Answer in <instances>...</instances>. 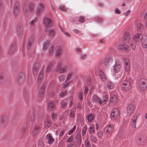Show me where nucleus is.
Listing matches in <instances>:
<instances>
[{
    "mask_svg": "<svg viewBox=\"0 0 147 147\" xmlns=\"http://www.w3.org/2000/svg\"><path fill=\"white\" fill-rule=\"evenodd\" d=\"M103 100H102L96 94H94L92 97V100L94 104H98L100 106L106 104L108 100L109 97L107 95L102 96Z\"/></svg>",
    "mask_w": 147,
    "mask_h": 147,
    "instance_id": "nucleus-1",
    "label": "nucleus"
},
{
    "mask_svg": "<svg viewBox=\"0 0 147 147\" xmlns=\"http://www.w3.org/2000/svg\"><path fill=\"white\" fill-rule=\"evenodd\" d=\"M130 36L129 33L128 32H126L124 34L123 37V41L124 43H128L131 47L132 49L134 50L136 48V44L133 41L130 40Z\"/></svg>",
    "mask_w": 147,
    "mask_h": 147,
    "instance_id": "nucleus-2",
    "label": "nucleus"
},
{
    "mask_svg": "<svg viewBox=\"0 0 147 147\" xmlns=\"http://www.w3.org/2000/svg\"><path fill=\"white\" fill-rule=\"evenodd\" d=\"M122 83L121 87L122 89L125 91L129 90L131 88V84L128 79L125 76H123L121 80Z\"/></svg>",
    "mask_w": 147,
    "mask_h": 147,
    "instance_id": "nucleus-3",
    "label": "nucleus"
},
{
    "mask_svg": "<svg viewBox=\"0 0 147 147\" xmlns=\"http://www.w3.org/2000/svg\"><path fill=\"white\" fill-rule=\"evenodd\" d=\"M34 9V6L33 4L29 3L28 2H26L25 3L24 10L26 16H27L28 15L32 13Z\"/></svg>",
    "mask_w": 147,
    "mask_h": 147,
    "instance_id": "nucleus-4",
    "label": "nucleus"
},
{
    "mask_svg": "<svg viewBox=\"0 0 147 147\" xmlns=\"http://www.w3.org/2000/svg\"><path fill=\"white\" fill-rule=\"evenodd\" d=\"M138 86L142 91L145 90L147 87V80L144 78L141 79L139 80Z\"/></svg>",
    "mask_w": 147,
    "mask_h": 147,
    "instance_id": "nucleus-5",
    "label": "nucleus"
},
{
    "mask_svg": "<svg viewBox=\"0 0 147 147\" xmlns=\"http://www.w3.org/2000/svg\"><path fill=\"white\" fill-rule=\"evenodd\" d=\"M48 47L49 49V52L50 53L52 54L53 51L54 47L51 45H49V42L47 41L44 43L43 45V49L45 50Z\"/></svg>",
    "mask_w": 147,
    "mask_h": 147,
    "instance_id": "nucleus-6",
    "label": "nucleus"
},
{
    "mask_svg": "<svg viewBox=\"0 0 147 147\" xmlns=\"http://www.w3.org/2000/svg\"><path fill=\"white\" fill-rule=\"evenodd\" d=\"M120 115V113L118 109L116 108L113 109L111 113V117L113 119H116Z\"/></svg>",
    "mask_w": 147,
    "mask_h": 147,
    "instance_id": "nucleus-7",
    "label": "nucleus"
},
{
    "mask_svg": "<svg viewBox=\"0 0 147 147\" xmlns=\"http://www.w3.org/2000/svg\"><path fill=\"white\" fill-rule=\"evenodd\" d=\"M43 23L45 26L49 27H52L53 26V22L50 18L46 17L43 20Z\"/></svg>",
    "mask_w": 147,
    "mask_h": 147,
    "instance_id": "nucleus-8",
    "label": "nucleus"
},
{
    "mask_svg": "<svg viewBox=\"0 0 147 147\" xmlns=\"http://www.w3.org/2000/svg\"><path fill=\"white\" fill-rule=\"evenodd\" d=\"M62 63V62L61 61L57 63V66L56 69V71H58L60 73H62L64 72L66 70V68L65 67H60Z\"/></svg>",
    "mask_w": 147,
    "mask_h": 147,
    "instance_id": "nucleus-9",
    "label": "nucleus"
},
{
    "mask_svg": "<svg viewBox=\"0 0 147 147\" xmlns=\"http://www.w3.org/2000/svg\"><path fill=\"white\" fill-rule=\"evenodd\" d=\"M135 109L134 105L132 104L128 105L127 107V113L129 114H132L134 112Z\"/></svg>",
    "mask_w": 147,
    "mask_h": 147,
    "instance_id": "nucleus-10",
    "label": "nucleus"
},
{
    "mask_svg": "<svg viewBox=\"0 0 147 147\" xmlns=\"http://www.w3.org/2000/svg\"><path fill=\"white\" fill-rule=\"evenodd\" d=\"M117 136L120 140H122L125 139V131L123 130H120L118 132Z\"/></svg>",
    "mask_w": 147,
    "mask_h": 147,
    "instance_id": "nucleus-11",
    "label": "nucleus"
},
{
    "mask_svg": "<svg viewBox=\"0 0 147 147\" xmlns=\"http://www.w3.org/2000/svg\"><path fill=\"white\" fill-rule=\"evenodd\" d=\"M121 63H116L113 67L114 72L117 73L119 72L121 69Z\"/></svg>",
    "mask_w": 147,
    "mask_h": 147,
    "instance_id": "nucleus-12",
    "label": "nucleus"
},
{
    "mask_svg": "<svg viewBox=\"0 0 147 147\" xmlns=\"http://www.w3.org/2000/svg\"><path fill=\"white\" fill-rule=\"evenodd\" d=\"M113 128V127L112 125H108L105 127L104 131L106 133L109 134L112 132Z\"/></svg>",
    "mask_w": 147,
    "mask_h": 147,
    "instance_id": "nucleus-13",
    "label": "nucleus"
},
{
    "mask_svg": "<svg viewBox=\"0 0 147 147\" xmlns=\"http://www.w3.org/2000/svg\"><path fill=\"white\" fill-rule=\"evenodd\" d=\"M146 139V137L145 136H141L139 138L138 141V143L141 145H143Z\"/></svg>",
    "mask_w": 147,
    "mask_h": 147,
    "instance_id": "nucleus-14",
    "label": "nucleus"
},
{
    "mask_svg": "<svg viewBox=\"0 0 147 147\" xmlns=\"http://www.w3.org/2000/svg\"><path fill=\"white\" fill-rule=\"evenodd\" d=\"M40 68L39 64L37 63L34 65L33 68V73L34 74L36 75L37 74Z\"/></svg>",
    "mask_w": 147,
    "mask_h": 147,
    "instance_id": "nucleus-15",
    "label": "nucleus"
},
{
    "mask_svg": "<svg viewBox=\"0 0 147 147\" xmlns=\"http://www.w3.org/2000/svg\"><path fill=\"white\" fill-rule=\"evenodd\" d=\"M137 116L136 115L133 116H132L131 120V126L133 128H136V124L137 119Z\"/></svg>",
    "mask_w": 147,
    "mask_h": 147,
    "instance_id": "nucleus-16",
    "label": "nucleus"
},
{
    "mask_svg": "<svg viewBox=\"0 0 147 147\" xmlns=\"http://www.w3.org/2000/svg\"><path fill=\"white\" fill-rule=\"evenodd\" d=\"M75 139L78 145L80 146L82 142L81 136L80 133H78L75 137Z\"/></svg>",
    "mask_w": 147,
    "mask_h": 147,
    "instance_id": "nucleus-17",
    "label": "nucleus"
},
{
    "mask_svg": "<svg viewBox=\"0 0 147 147\" xmlns=\"http://www.w3.org/2000/svg\"><path fill=\"white\" fill-rule=\"evenodd\" d=\"M62 54V50L61 48L59 46L56 47L55 51V55L57 57H59Z\"/></svg>",
    "mask_w": 147,
    "mask_h": 147,
    "instance_id": "nucleus-18",
    "label": "nucleus"
},
{
    "mask_svg": "<svg viewBox=\"0 0 147 147\" xmlns=\"http://www.w3.org/2000/svg\"><path fill=\"white\" fill-rule=\"evenodd\" d=\"M129 47V46L128 45L125 44L119 45L118 47V49L119 50L124 51L127 50Z\"/></svg>",
    "mask_w": 147,
    "mask_h": 147,
    "instance_id": "nucleus-19",
    "label": "nucleus"
},
{
    "mask_svg": "<svg viewBox=\"0 0 147 147\" xmlns=\"http://www.w3.org/2000/svg\"><path fill=\"white\" fill-rule=\"evenodd\" d=\"M16 47V44L14 43L12 44L8 51V53L9 55L12 54L14 51Z\"/></svg>",
    "mask_w": 147,
    "mask_h": 147,
    "instance_id": "nucleus-20",
    "label": "nucleus"
},
{
    "mask_svg": "<svg viewBox=\"0 0 147 147\" xmlns=\"http://www.w3.org/2000/svg\"><path fill=\"white\" fill-rule=\"evenodd\" d=\"M46 138L48 140V143L49 144H51L54 142V139L50 134L46 135Z\"/></svg>",
    "mask_w": 147,
    "mask_h": 147,
    "instance_id": "nucleus-21",
    "label": "nucleus"
},
{
    "mask_svg": "<svg viewBox=\"0 0 147 147\" xmlns=\"http://www.w3.org/2000/svg\"><path fill=\"white\" fill-rule=\"evenodd\" d=\"M48 108L49 111H51L55 109V104L54 102H49L48 104Z\"/></svg>",
    "mask_w": 147,
    "mask_h": 147,
    "instance_id": "nucleus-22",
    "label": "nucleus"
},
{
    "mask_svg": "<svg viewBox=\"0 0 147 147\" xmlns=\"http://www.w3.org/2000/svg\"><path fill=\"white\" fill-rule=\"evenodd\" d=\"M113 61V58L111 57H110L105 60L104 62V64L106 67H108L109 65L111 64Z\"/></svg>",
    "mask_w": 147,
    "mask_h": 147,
    "instance_id": "nucleus-23",
    "label": "nucleus"
},
{
    "mask_svg": "<svg viewBox=\"0 0 147 147\" xmlns=\"http://www.w3.org/2000/svg\"><path fill=\"white\" fill-rule=\"evenodd\" d=\"M40 130V126L37 125L35 126L32 132L33 135H35L37 134L39 131Z\"/></svg>",
    "mask_w": 147,
    "mask_h": 147,
    "instance_id": "nucleus-24",
    "label": "nucleus"
},
{
    "mask_svg": "<svg viewBox=\"0 0 147 147\" xmlns=\"http://www.w3.org/2000/svg\"><path fill=\"white\" fill-rule=\"evenodd\" d=\"M8 117L5 116H3L1 119V122L2 125H4L7 124L8 123Z\"/></svg>",
    "mask_w": 147,
    "mask_h": 147,
    "instance_id": "nucleus-25",
    "label": "nucleus"
},
{
    "mask_svg": "<svg viewBox=\"0 0 147 147\" xmlns=\"http://www.w3.org/2000/svg\"><path fill=\"white\" fill-rule=\"evenodd\" d=\"M45 85L43 84L41 87L39 91L38 95L40 96H42L45 92Z\"/></svg>",
    "mask_w": 147,
    "mask_h": 147,
    "instance_id": "nucleus-26",
    "label": "nucleus"
},
{
    "mask_svg": "<svg viewBox=\"0 0 147 147\" xmlns=\"http://www.w3.org/2000/svg\"><path fill=\"white\" fill-rule=\"evenodd\" d=\"M54 63L53 62H49L47 63V67L46 70L47 72H49L52 68L53 65Z\"/></svg>",
    "mask_w": 147,
    "mask_h": 147,
    "instance_id": "nucleus-27",
    "label": "nucleus"
},
{
    "mask_svg": "<svg viewBox=\"0 0 147 147\" xmlns=\"http://www.w3.org/2000/svg\"><path fill=\"white\" fill-rule=\"evenodd\" d=\"M88 131L90 134H93L95 133V129L94 126L91 125L88 129Z\"/></svg>",
    "mask_w": 147,
    "mask_h": 147,
    "instance_id": "nucleus-28",
    "label": "nucleus"
},
{
    "mask_svg": "<svg viewBox=\"0 0 147 147\" xmlns=\"http://www.w3.org/2000/svg\"><path fill=\"white\" fill-rule=\"evenodd\" d=\"M44 5L42 3H40L38 5L37 11L38 12H41L44 9Z\"/></svg>",
    "mask_w": 147,
    "mask_h": 147,
    "instance_id": "nucleus-29",
    "label": "nucleus"
},
{
    "mask_svg": "<svg viewBox=\"0 0 147 147\" xmlns=\"http://www.w3.org/2000/svg\"><path fill=\"white\" fill-rule=\"evenodd\" d=\"M99 74L101 79L102 80L104 81L106 77V75L104 73V71L102 70H100Z\"/></svg>",
    "mask_w": 147,
    "mask_h": 147,
    "instance_id": "nucleus-30",
    "label": "nucleus"
},
{
    "mask_svg": "<svg viewBox=\"0 0 147 147\" xmlns=\"http://www.w3.org/2000/svg\"><path fill=\"white\" fill-rule=\"evenodd\" d=\"M19 11V5L18 3H16L14 8V13L15 15L17 14Z\"/></svg>",
    "mask_w": 147,
    "mask_h": 147,
    "instance_id": "nucleus-31",
    "label": "nucleus"
},
{
    "mask_svg": "<svg viewBox=\"0 0 147 147\" xmlns=\"http://www.w3.org/2000/svg\"><path fill=\"white\" fill-rule=\"evenodd\" d=\"M43 77V74L42 71H41L40 72L38 79V82L40 83Z\"/></svg>",
    "mask_w": 147,
    "mask_h": 147,
    "instance_id": "nucleus-32",
    "label": "nucleus"
},
{
    "mask_svg": "<svg viewBox=\"0 0 147 147\" xmlns=\"http://www.w3.org/2000/svg\"><path fill=\"white\" fill-rule=\"evenodd\" d=\"M34 37L32 36L29 39L28 45L27 47L28 49H30V47H31L32 45V43L34 42Z\"/></svg>",
    "mask_w": 147,
    "mask_h": 147,
    "instance_id": "nucleus-33",
    "label": "nucleus"
},
{
    "mask_svg": "<svg viewBox=\"0 0 147 147\" xmlns=\"http://www.w3.org/2000/svg\"><path fill=\"white\" fill-rule=\"evenodd\" d=\"M142 36L140 33H138L136 34L134 36V40L135 42H137L139 40L140 38H141Z\"/></svg>",
    "mask_w": 147,
    "mask_h": 147,
    "instance_id": "nucleus-34",
    "label": "nucleus"
},
{
    "mask_svg": "<svg viewBox=\"0 0 147 147\" xmlns=\"http://www.w3.org/2000/svg\"><path fill=\"white\" fill-rule=\"evenodd\" d=\"M94 118V115L92 114H90L87 117L88 121L89 122H91Z\"/></svg>",
    "mask_w": 147,
    "mask_h": 147,
    "instance_id": "nucleus-35",
    "label": "nucleus"
},
{
    "mask_svg": "<svg viewBox=\"0 0 147 147\" xmlns=\"http://www.w3.org/2000/svg\"><path fill=\"white\" fill-rule=\"evenodd\" d=\"M117 100V96L115 95H113L111 96V98L109 102H116Z\"/></svg>",
    "mask_w": 147,
    "mask_h": 147,
    "instance_id": "nucleus-36",
    "label": "nucleus"
},
{
    "mask_svg": "<svg viewBox=\"0 0 147 147\" xmlns=\"http://www.w3.org/2000/svg\"><path fill=\"white\" fill-rule=\"evenodd\" d=\"M26 127H20L18 128V131L19 132L24 133L26 131Z\"/></svg>",
    "mask_w": 147,
    "mask_h": 147,
    "instance_id": "nucleus-37",
    "label": "nucleus"
},
{
    "mask_svg": "<svg viewBox=\"0 0 147 147\" xmlns=\"http://www.w3.org/2000/svg\"><path fill=\"white\" fill-rule=\"evenodd\" d=\"M114 87L113 84L111 82H108L107 84V87L109 89H112Z\"/></svg>",
    "mask_w": 147,
    "mask_h": 147,
    "instance_id": "nucleus-38",
    "label": "nucleus"
},
{
    "mask_svg": "<svg viewBox=\"0 0 147 147\" xmlns=\"http://www.w3.org/2000/svg\"><path fill=\"white\" fill-rule=\"evenodd\" d=\"M49 36L50 38H52L55 34V32L53 30H49L48 31Z\"/></svg>",
    "mask_w": 147,
    "mask_h": 147,
    "instance_id": "nucleus-39",
    "label": "nucleus"
},
{
    "mask_svg": "<svg viewBox=\"0 0 147 147\" xmlns=\"http://www.w3.org/2000/svg\"><path fill=\"white\" fill-rule=\"evenodd\" d=\"M90 140L93 142H96L97 141L96 138L92 135L90 136Z\"/></svg>",
    "mask_w": 147,
    "mask_h": 147,
    "instance_id": "nucleus-40",
    "label": "nucleus"
},
{
    "mask_svg": "<svg viewBox=\"0 0 147 147\" xmlns=\"http://www.w3.org/2000/svg\"><path fill=\"white\" fill-rule=\"evenodd\" d=\"M87 129V127L86 125H85L83 127L82 130V136H84L86 134V131Z\"/></svg>",
    "mask_w": 147,
    "mask_h": 147,
    "instance_id": "nucleus-41",
    "label": "nucleus"
},
{
    "mask_svg": "<svg viewBox=\"0 0 147 147\" xmlns=\"http://www.w3.org/2000/svg\"><path fill=\"white\" fill-rule=\"evenodd\" d=\"M51 124V120H47L46 122L45 127L47 128L49 127Z\"/></svg>",
    "mask_w": 147,
    "mask_h": 147,
    "instance_id": "nucleus-42",
    "label": "nucleus"
},
{
    "mask_svg": "<svg viewBox=\"0 0 147 147\" xmlns=\"http://www.w3.org/2000/svg\"><path fill=\"white\" fill-rule=\"evenodd\" d=\"M103 132L102 131H99L97 133V136H98L99 138L100 139H102V137L103 136Z\"/></svg>",
    "mask_w": 147,
    "mask_h": 147,
    "instance_id": "nucleus-43",
    "label": "nucleus"
},
{
    "mask_svg": "<svg viewBox=\"0 0 147 147\" xmlns=\"http://www.w3.org/2000/svg\"><path fill=\"white\" fill-rule=\"evenodd\" d=\"M59 7L60 9L63 11H65L67 9L65 6L63 5H61L59 6Z\"/></svg>",
    "mask_w": 147,
    "mask_h": 147,
    "instance_id": "nucleus-44",
    "label": "nucleus"
},
{
    "mask_svg": "<svg viewBox=\"0 0 147 147\" xmlns=\"http://www.w3.org/2000/svg\"><path fill=\"white\" fill-rule=\"evenodd\" d=\"M59 81L60 82H62L64 79V76L63 75H61L58 77Z\"/></svg>",
    "mask_w": 147,
    "mask_h": 147,
    "instance_id": "nucleus-45",
    "label": "nucleus"
},
{
    "mask_svg": "<svg viewBox=\"0 0 147 147\" xmlns=\"http://www.w3.org/2000/svg\"><path fill=\"white\" fill-rule=\"evenodd\" d=\"M76 129V127L74 125L72 128L68 132V134L69 135H71L75 131Z\"/></svg>",
    "mask_w": 147,
    "mask_h": 147,
    "instance_id": "nucleus-46",
    "label": "nucleus"
},
{
    "mask_svg": "<svg viewBox=\"0 0 147 147\" xmlns=\"http://www.w3.org/2000/svg\"><path fill=\"white\" fill-rule=\"evenodd\" d=\"M142 45L143 47L145 48H147V40H145L142 42Z\"/></svg>",
    "mask_w": 147,
    "mask_h": 147,
    "instance_id": "nucleus-47",
    "label": "nucleus"
},
{
    "mask_svg": "<svg viewBox=\"0 0 147 147\" xmlns=\"http://www.w3.org/2000/svg\"><path fill=\"white\" fill-rule=\"evenodd\" d=\"M143 27V24L141 23L138 24L137 25V28L138 30H140V29H142Z\"/></svg>",
    "mask_w": 147,
    "mask_h": 147,
    "instance_id": "nucleus-48",
    "label": "nucleus"
},
{
    "mask_svg": "<svg viewBox=\"0 0 147 147\" xmlns=\"http://www.w3.org/2000/svg\"><path fill=\"white\" fill-rule=\"evenodd\" d=\"M84 144L86 147H91L90 143L88 140H86Z\"/></svg>",
    "mask_w": 147,
    "mask_h": 147,
    "instance_id": "nucleus-49",
    "label": "nucleus"
},
{
    "mask_svg": "<svg viewBox=\"0 0 147 147\" xmlns=\"http://www.w3.org/2000/svg\"><path fill=\"white\" fill-rule=\"evenodd\" d=\"M79 21L80 22L84 23L85 21L84 18L83 16H80L79 17Z\"/></svg>",
    "mask_w": 147,
    "mask_h": 147,
    "instance_id": "nucleus-50",
    "label": "nucleus"
},
{
    "mask_svg": "<svg viewBox=\"0 0 147 147\" xmlns=\"http://www.w3.org/2000/svg\"><path fill=\"white\" fill-rule=\"evenodd\" d=\"M72 74V73H69L67 75V78L66 79L65 81L66 82H67V81L68 80L70 79V77H71Z\"/></svg>",
    "mask_w": 147,
    "mask_h": 147,
    "instance_id": "nucleus-51",
    "label": "nucleus"
},
{
    "mask_svg": "<svg viewBox=\"0 0 147 147\" xmlns=\"http://www.w3.org/2000/svg\"><path fill=\"white\" fill-rule=\"evenodd\" d=\"M124 61L125 63V64L124 65L125 66L129 65V61L127 59H125L124 60Z\"/></svg>",
    "mask_w": 147,
    "mask_h": 147,
    "instance_id": "nucleus-52",
    "label": "nucleus"
},
{
    "mask_svg": "<svg viewBox=\"0 0 147 147\" xmlns=\"http://www.w3.org/2000/svg\"><path fill=\"white\" fill-rule=\"evenodd\" d=\"M67 105V103L66 102L63 101L61 102V107L62 108H64Z\"/></svg>",
    "mask_w": 147,
    "mask_h": 147,
    "instance_id": "nucleus-53",
    "label": "nucleus"
},
{
    "mask_svg": "<svg viewBox=\"0 0 147 147\" xmlns=\"http://www.w3.org/2000/svg\"><path fill=\"white\" fill-rule=\"evenodd\" d=\"M67 94L66 91H65L64 92L61 93L60 94V97L61 98H63L64 97V96Z\"/></svg>",
    "mask_w": 147,
    "mask_h": 147,
    "instance_id": "nucleus-54",
    "label": "nucleus"
},
{
    "mask_svg": "<svg viewBox=\"0 0 147 147\" xmlns=\"http://www.w3.org/2000/svg\"><path fill=\"white\" fill-rule=\"evenodd\" d=\"M73 140V136H71L67 140V142H69L72 141Z\"/></svg>",
    "mask_w": 147,
    "mask_h": 147,
    "instance_id": "nucleus-55",
    "label": "nucleus"
},
{
    "mask_svg": "<svg viewBox=\"0 0 147 147\" xmlns=\"http://www.w3.org/2000/svg\"><path fill=\"white\" fill-rule=\"evenodd\" d=\"M36 22V20H32L30 22L29 24L31 26H32L34 25L35 22Z\"/></svg>",
    "mask_w": 147,
    "mask_h": 147,
    "instance_id": "nucleus-56",
    "label": "nucleus"
},
{
    "mask_svg": "<svg viewBox=\"0 0 147 147\" xmlns=\"http://www.w3.org/2000/svg\"><path fill=\"white\" fill-rule=\"evenodd\" d=\"M56 118V114H53L52 115V120H54Z\"/></svg>",
    "mask_w": 147,
    "mask_h": 147,
    "instance_id": "nucleus-57",
    "label": "nucleus"
},
{
    "mask_svg": "<svg viewBox=\"0 0 147 147\" xmlns=\"http://www.w3.org/2000/svg\"><path fill=\"white\" fill-rule=\"evenodd\" d=\"M65 130L63 129L62 130L61 132L60 133V134L59 135V137L62 136H63V134H64V132H65Z\"/></svg>",
    "mask_w": 147,
    "mask_h": 147,
    "instance_id": "nucleus-58",
    "label": "nucleus"
},
{
    "mask_svg": "<svg viewBox=\"0 0 147 147\" xmlns=\"http://www.w3.org/2000/svg\"><path fill=\"white\" fill-rule=\"evenodd\" d=\"M87 82L88 85H90L91 84V78H88L87 79Z\"/></svg>",
    "mask_w": 147,
    "mask_h": 147,
    "instance_id": "nucleus-59",
    "label": "nucleus"
},
{
    "mask_svg": "<svg viewBox=\"0 0 147 147\" xmlns=\"http://www.w3.org/2000/svg\"><path fill=\"white\" fill-rule=\"evenodd\" d=\"M125 70L127 71H128L130 70V67L129 65H128L127 66H125Z\"/></svg>",
    "mask_w": 147,
    "mask_h": 147,
    "instance_id": "nucleus-60",
    "label": "nucleus"
},
{
    "mask_svg": "<svg viewBox=\"0 0 147 147\" xmlns=\"http://www.w3.org/2000/svg\"><path fill=\"white\" fill-rule=\"evenodd\" d=\"M115 11L117 14H119L121 12L118 9H115Z\"/></svg>",
    "mask_w": 147,
    "mask_h": 147,
    "instance_id": "nucleus-61",
    "label": "nucleus"
},
{
    "mask_svg": "<svg viewBox=\"0 0 147 147\" xmlns=\"http://www.w3.org/2000/svg\"><path fill=\"white\" fill-rule=\"evenodd\" d=\"M63 32V34L64 35H65V36H67V37L69 36L70 35L68 33H67V32Z\"/></svg>",
    "mask_w": 147,
    "mask_h": 147,
    "instance_id": "nucleus-62",
    "label": "nucleus"
},
{
    "mask_svg": "<svg viewBox=\"0 0 147 147\" xmlns=\"http://www.w3.org/2000/svg\"><path fill=\"white\" fill-rule=\"evenodd\" d=\"M115 75L116 76V78L118 79L119 78H120L121 76V74H116Z\"/></svg>",
    "mask_w": 147,
    "mask_h": 147,
    "instance_id": "nucleus-63",
    "label": "nucleus"
},
{
    "mask_svg": "<svg viewBox=\"0 0 147 147\" xmlns=\"http://www.w3.org/2000/svg\"><path fill=\"white\" fill-rule=\"evenodd\" d=\"M82 93H80L79 94V98L81 100L82 99Z\"/></svg>",
    "mask_w": 147,
    "mask_h": 147,
    "instance_id": "nucleus-64",
    "label": "nucleus"
}]
</instances>
